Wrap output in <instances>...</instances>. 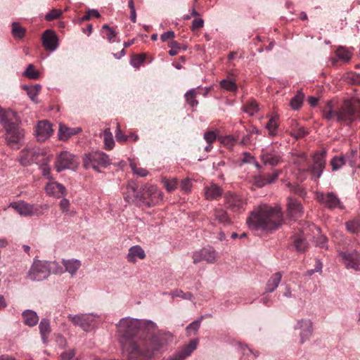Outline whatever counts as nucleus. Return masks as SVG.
<instances>
[{"label":"nucleus","instance_id":"obj_26","mask_svg":"<svg viewBox=\"0 0 360 360\" xmlns=\"http://www.w3.org/2000/svg\"><path fill=\"white\" fill-rule=\"evenodd\" d=\"M222 189L215 184L205 186L204 189L205 197L208 200H214L220 198L222 195Z\"/></svg>","mask_w":360,"mask_h":360},{"label":"nucleus","instance_id":"obj_23","mask_svg":"<svg viewBox=\"0 0 360 360\" xmlns=\"http://www.w3.org/2000/svg\"><path fill=\"white\" fill-rule=\"evenodd\" d=\"M81 131L82 129L80 127L70 128L63 123H60L58 136L60 141H67L71 136L76 135Z\"/></svg>","mask_w":360,"mask_h":360},{"label":"nucleus","instance_id":"obj_19","mask_svg":"<svg viewBox=\"0 0 360 360\" xmlns=\"http://www.w3.org/2000/svg\"><path fill=\"white\" fill-rule=\"evenodd\" d=\"M287 212L290 218L301 217L303 214V207L297 199L289 197L287 200Z\"/></svg>","mask_w":360,"mask_h":360},{"label":"nucleus","instance_id":"obj_16","mask_svg":"<svg viewBox=\"0 0 360 360\" xmlns=\"http://www.w3.org/2000/svg\"><path fill=\"white\" fill-rule=\"evenodd\" d=\"M143 195L150 200L148 206L155 205L163 200V193L155 185L146 186Z\"/></svg>","mask_w":360,"mask_h":360},{"label":"nucleus","instance_id":"obj_48","mask_svg":"<svg viewBox=\"0 0 360 360\" xmlns=\"http://www.w3.org/2000/svg\"><path fill=\"white\" fill-rule=\"evenodd\" d=\"M198 341L197 340H192L190 343L185 347V349L179 353L184 359L189 355L196 349Z\"/></svg>","mask_w":360,"mask_h":360},{"label":"nucleus","instance_id":"obj_12","mask_svg":"<svg viewBox=\"0 0 360 360\" xmlns=\"http://www.w3.org/2000/svg\"><path fill=\"white\" fill-rule=\"evenodd\" d=\"M217 255L216 251L211 247L204 248L199 251L193 252V263L197 264L202 261L207 263H214L217 260Z\"/></svg>","mask_w":360,"mask_h":360},{"label":"nucleus","instance_id":"obj_31","mask_svg":"<svg viewBox=\"0 0 360 360\" xmlns=\"http://www.w3.org/2000/svg\"><path fill=\"white\" fill-rule=\"evenodd\" d=\"M24 323L29 326H34L39 321V316L34 311L25 310L22 312Z\"/></svg>","mask_w":360,"mask_h":360},{"label":"nucleus","instance_id":"obj_33","mask_svg":"<svg viewBox=\"0 0 360 360\" xmlns=\"http://www.w3.org/2000/svg\"><path fill=\"white\" fill-rule=\"evenodd\" d=\"M282 278V274L277 272L269 279L266 284V291L269 292H274L278 286Z\"/></svg>","mask_w":360,"mask_h":360},{"label":"nucleus","instance_id":"obj_2","mask_svg":"<svg viewBox=\"0 0 360 360\" xmlns=\"http://www.w3.org/2000/svg\"><path fill=\"white\" fill-rule=\"evenodd\" d=\"M323 113L324 118L328 120H336L349 124L360 118V100L353 98L346 101L338 112L333 111V102L329 101Z\"/></svg>","mask_w":360,"mask_h":360},{"label":"nucleus","instance_id":"obj_53","mask_svg":"<svg viewBox=\"0 0 360 360\" xmlns=\"http://www.w3.org/2000/svg\"><path fill=\"white\" fill-rule=\"evenodd\" d=\"M345 164L343 157H335L331 160V165L333 170H337Z\"/></svg>","mask_w":360,"mask_h":360},{"label":"nucleus","instance_id":"obj_10","mask_svg":"<svg viewBox=\"0 0 360 360\" xmlns=\"http://www.w3.org/2000/svg\"><path fill=\"white\" fill-rule=\"evenodd\" d=\"M224 205L231 212H238L245 210V202L241 197L228 192L224 195Z\"/></svg>","mask_w":360,"mask_h":360},{"label":"nucleus","instance_id":"obj_27","mask_svg":"<svg viewBox=\"0 0 360 360\" xmlns=\"http://www.w3.org/2000/svg\"><path fill=\"white\" fill-rule=\"evenodd\" d=\"M211 219L214 221L224 225H227L231 222L227 212L222 208L214 209L212 212Z\"/></svg>","mask_w":360,"mask_h":360},{"label":"nucleus","instance_id":"obj_22","mask_svg":"<svg viewBox=\"0 0 360 360\" xmlns=\"http://www.w3.org/2000/svg\"><path fill=\"white\" fill-rule=\"evenodd\" d=\"M340 255L345 260L347 269H354L355 271H360V255L359 254L342 252Z\"/></svg>","mask_w":360,"mask_h":360},{"label":"nucleus","instance_id":"obj_1","mask_svg":"<svg viewBox=\"0 0 360 360\" xmlns=\"http://www.w3.org/2000/svg\"><path fill=\"white\" fill-rule=\"evenodd\" d=\"M283 214L280 207H273L266 204L256 207L247 219L250 229L271 231L282 224Z\"/></svg>","mask_w":360,"mask_h":360},{"label":"nucleus","instance_id":"obj_15","mask_svg":"<svg viewBox=\"0 0 360 360\" xmlns=\"http://www.w3.org/2000/svg\"><path fill=\"white\" fill-rule=\"evenodd\" d=\"M261 159L264 165L276 166L282 162V155L279 151L269 148L262 151Z\"/></svg>","mask_w":360,"mask_h":360},{"label":"nucleus","instance_id":"obj_39","mask_svg":"<svg viewBox=\"0 0 360 360\" xmlns=\"http://www.w3.org/2000/svg\"><path fill=\"white\" fill-rule=\"evenodd\" d=\"M41 85L40 84H36L32 86H25V89L27 91V94L30 98L37 103V96L41 90Z\"/></svg>","mask_w":360,"mask_h":360},{"label":"nucleus","instance_id":"obj_24","mask_svg":"<svg viewBox=\"0 0 360 360\" xmlns=\"http://www.w3.org/2000/svg\"><path fill=\"white\" fill-rule=\"evenodd\" d=\"M37 157L34 148H26L21 151L19 162L22 166H27L33 163Z\"/></svg>","mask_w":360,"mask_h":360},{"label":"nucleus","instance_id":"obj_64","mask_svg":"<svg viewBox=\"0 0 360 360\" xmlns=\"http://www.w3.org/2000/svg\"><path fill=\"white\" fill-rule=\"evenodd\" d=\"M204 139L207 143L212 144L217 139V134L213 131H207L204 134Z\"/></svg>","mask_w":360,"mask_h":360},{"label":"nucleus","instance_id":"obj_20","mask_svg":"<svg viewBox=\"0 0 360 360\" xmlns=\"http://www.w3.org/2000/svg\"><path fill=\"white\" fill-rule=\"evenodd\" d=\"M14 122H20L16 112L11 110H4L0 107V124L4 128H6Z\"/></svg>","mask_w":360,"mask_h":360},{"label":"nucleus","instance_id":"obj_14","mask_svg":"<svg viewBox=\"0 0 360 360\" xmlns=\"http://www.w3.org/2000/svg\"><path fill=\"white\" fill-rule=\"evenodd\" d=\"M325 156L326 152L321 151L316 153L313 157L314 165L311 168V171L312 179L314 180L319 179L322 174L326 165Z\"/></svg>","mask_w":360,"mask_h":360},{"label":"nucleus","instance_id":"obj_44","mask_svg":"<svg viewBox=\"0 0 360 360\" xmlns=\"http://www.w3.org/2000/svg\"><path fill=\"white\" fill-rule=\"evenodd\" d=\"M220 86L226 91L234 92L238 89L236 82L231 79H224L220 81Z\"/></svg>","mask_w":360,"mask_h":360},{"label":"nucleus","instance_id":"obj_5","mask_svg":"<svg viewBox=\"0 0 360 360\" xmlns=\"http://www.w3.org/2000/svg\"><path fill=\"white\" fill-rule=\"evenodd\" d=\"M110 164L108 155L100 151H96L85 155L84 165L86 168H93L96 170L99 166L106 167Z\"/></svg>","mask_w":360,"mask_h":360},{"label":"nucleus","instance_id":"obj_55","mask_svg":"<svg viewBox=\"0 0 360 360\" xmlns=\"http://www.w3.org/2000/svg\"><path fill=\"white\" fill-rule=\"evenodd\" d=\"M60 360H77V359H75V350L74 349H70L66 351H64L60 354Z\"/></svg>","mask_w":360,"mask_h":360},{"label":"nucleus","instance_id":"obj_42","mask_svg":"<svg viewBox=\"0 0 360 360\" xmlns=\"http://www.w3.org/2000/svg\"><path fill=\"white\" fill-rule=\"evenodd\" d=\"M197 94L196 89H191L185 94L186 101L191 107L196 106L198 104V102L196 100Z\"/></svg>","mask_w":360,"mask_h":360},{"label":"nucleus","instance_id":"obj_38","mask_svg":"<svg viewBox=\"0 0 360 360\" xmlns=\"http://www.w3.org/2000/svg\"><path fill=\"white\" fill-rule=\"evenodd\" d=\"M237 137L238 136L226 135L219 137V141L224 146L232 149L237 142Z\"/></svg>","mask_w":360,"mask_h":360},{"label":"nucleus","instance_id":"obj_54","mask_svg":"<svg viewBox=\"0 0 360 360\" xmlns=\"http://www.w3.org/2000/svg\"><path fill=\"white\" fill-rule=\"evenodd\" d=\"M145 60V57L143 55L134 56L130 61L131 65L135 68H139Z\"/></svg>","mask_w":360,"mask_h":360},{"label":"nucleus","instance_id":"obj_21","mask_svg":"<svg viewBox=\"0 0 360 360\" xmlns=\"http://www.w3.org/2000/svg\"><path fill=\"white\" fill-rule=\"evenodd\" d=\"M295 328L300 330L301 342L309 340L312 334V323L310 320L302 319L298 321Z\"/></svg>","mask_w":360,"mask_h":360},{"label":"nucleus","instance_id":"obj_59","mask_svg":"<svg viewBox=\"0 0 360 360\" xmlns=\"http://www.w3.org/2000/svg\"><path fill=\"white\" fill-rule=\"evenodd\" d=\"M127 192L129 193V194H126L124 195V200L129 202L133 198H135L136 197V188L134 185H128L127 187Z\"/></svg>","mask_w":360,"mask_h":360},{"label":"nucleus","instance_id":"obj_46","mask_svg":"<svg viewBox=\"0 0 360 360\" xmlns=\"http://www.w3.org/2000/svg\"><path fill=\"white\" fill-rule=\"evenodd\" d=\"M294 244L297 251H304L308 244L306 239L301 236H297L294 237Z\"/></svg>","mask_w":360,"mask_h":360},{"label":"nucleus","instance_id":"obj_35","mask_svg":"<svg viewBox=\"0 0 360 360\" xmlns=\"http://www.w3.org/2000/svg\"><path fill=\"white\" fill-rule=\"evenodd\" d=\"M291 127L292 129L289 133L295 139L302 138L307 134L304 127H298V123L295 120H291Z\"/></svg>","mask_w":360,"mask_h":360},{"label":"nucleus","instance_id":"obj_43","mask_svg":"<svg viewBox=\"0 0 360 360\" xmlns=\"http://www.w3.org/2000/svg\"><path fill=\"white\" fill-rule=\"evenodd\" d=\"M162 183L163 184L165 189L168 192H172L176 188L178 184V179L176 178H163L162 179Z\"/></svg>","mask_w":360,"mask_h":360},{"label":"nucleus","instance_id":"obj_18","mask_svg":"<svg viewBox=\"0 0 360 360\" xmlns=\"http://www.w3.org/2000/svg\"><path fill=\"white\" fill-rule=\"evenodd\" d=\"M46 193L51 196L56 198H60L66 195L65 187L53 180H50L49 182L45 186Z\"/></svg>","mask_w":360,"mask_h":360},{"label":"nucleus","instance_id":"obj_52","mask_svg":"<svg viewBox=\"0 0 360 360\" xmlns=\"http://www.w3.org/2000/svg\"><path fill=\"white\" fill-rule=\"evenodd\" d=\"M170 295L172 296V298L179 297L183 298L184 300H191L193 297V295L191 292L184 293L181 290H175L172 291L170 293Z\"/></svg>","mask_w":360,"mask_h":360},{"label":"nucleus","instance_id":"obj_40","mask_svg":"<svg viewBox=\"0 0 360 360\" xmlns=\"http://www.w3.org/2000/svg\"><path fill=\"white\" fill-rule=\"evenodd\" d=\"M335 53L338 58L343 62H348L352 55V52L345 47H339Z\"/></svg>","mask_w":360,"mask_h":360},{"label":"nucleus","instance_id":"obj_47","mask_svg":"<svg viewBox=\"0 0 360 360\" xmlns=\"http://www.w3.org/2000/svg\"><path fill=\"white\" fill-rule=\"evenodd\" d=\"M347 230L352 233H360V219H354L346 223Z\"/></svg>","mask_w":360,"mask_h":360},{"label":"nucleus","instance_id":"obj_11","mask_svg":"<svg viewBox=\"0 0 360 360\" xmlns=\"http://www.w3.org/2000/svg\"><path fill=\"white\" fill-rule=\"evenodd\" d=\"M316 200L324 206L330 209L340 208L342 209V203L340 199L333 193H316Z\"/></svg>","mask_w":360,"mask_h":360},{"label":"nucleus","instance_id":"obj_3","mask_svg":"<svg viewBox=\"0 0 360 360\" xmlns=\"http://www.w3.org/2000/svg\"><path fill=\"white\" fill-rule=\"evenodd\" d=\"M51 271L55 274L62 273V269L55 262H46L42 260H34L27 276L34 281H41L47 278Z\"/></svg>","mask_w":360,"mask_h":360},{"label":"nucleus","instance_id":"obj_62","mask_svg":"<svg viewBox=\"0 0 360 360\" xmlns=\"http://www.w3.org/2000/svg\"><path fill=\"white\" fill-rule=\"evenodd\" d=\"M115 138L118 142H125L128 139V136L124 135L123 133L122 132L119 123H117Z\"/></svg>","mask_w":360,"mask_h":360},{"label":"nucleus","instance_id":"obj_28","mask_svg":"<svg viewBox=\"0 0 360 360\" xmlns=\"http://www.w3.org/2000/svg\"><path fill=\"white\" fill-rule=\"evenodd\" d=\"M62 264L65 268V271L75 275L81 266V262L77 259H63Z\"/></svg>","mask_w":360,"mask_h":360},{"label":"nucleus","instance_id":"obj_25","mask_svg":"<svg viewBox=\"0 0 360 360\" xmlns=\"http://www.w3.org/2000/svg\"><path fill=\"white\" fill-rule=\"evenodd\" d=\"M144 250L140 245H134L129 249L127 259L129 262H136L138 259H143L146 257Z\"/></svg>","mask_w":360,"mask_h":360},{"label":"nucleus","instance_id":"obj_37","mask_svg":"<svg viewBox=\"0 0 360 360\" xmlns=\"http://www.w3.org/2000/svg\"><path fill=\"white\" fill-rule=\"evenodd\" d=\"M129 164L134 174L141 177H145L148 174V172L145 168L138 167V163L134 159H129Z\"/></svg>","mask_w":360,"mask_h":360},{"label":"nucleus","instance_id":"obj_36","mask_svg":"<svg viewBox=\"0 0 360 360\" xmlns=\"http://www.w3.org/2000/svg\"><path fill=\"white\" fill-rule=\"evenodd\" d=\"M104 148L105 150H111L115 146L112 134L109 128L105 129L103 133Z\"/></svg>","mask_w":360,"mask_h":360},{"label":"nucleus","instance_id":"obj_29","mask_svg":"<svg viewBox=\"0 0 360 360\" xmlns=\"http://www.w3.org/2000/svg\"><path fill=\"white\" fill-rule=\"evenodd\" d=\"M39 329L42 342L44 344H46L48 342L49 335L51 331L49 320L46 319H42L39 323Z\"/></svg>","mask_w":360,"mask_h":360},{"label":"nucleus","instance_id":"obj_6","mask_svg":"<svg viewBox=\"0 0 360 360\" xmlns=\"http://www.w3.org/2000/svg\"><path fill=\"white\" fill-rule=\"evenodd\" d=\"M68 318L75 325L79 326L85 331H89L96 326L98 317L92 314H89L81 315L69 314Z\"/></svg>","mask_w":360,"mask_h":360},{"label":"nucleus","instance_id":"obj_50","mask_svg":"<svg viewBox=\"0 0 360 360\" xmlns=\"http://www.w3.org/2000/svg\"><path fill=\"white\" fill-rule=\"evenodd\" d=\"M236 347L238 352L243 355H247L248 356L252 355L254 357H257L258 356L257 352H254L251 349L248 347L247 345H243L242 343H237Z\"/></svg>","mask_w":360,"mask_h":360},{"label":"nucleus","instance_id":"obj_61","mask_svg":"<svg viewBox=\"0 0 360 360\" xmlns=\"http://www.w3.org/2000/svg\"><path fill=\"white\" fill-rule=\"evenodd\" d=\"M254 184L257 187L262 188L265 185L268 184L266 177L258 175L254 177Z\"/></svg>","mask_w":360,"mask_h":360},{"label":"nucleus","instance_id":"obj_7","mask_svg":"<svg viewBox=\"0 0 360 360\" xmlns=\"http://www.w3.org/2000/svg\"><path fill=\"white\" fill-rule=\"evenodd\" d=\"M55 167L58 172L68 169H75L76 167L75 156L67 151L61 152L57 158Z\"/></svg>","mask_w":360,"mask_h":360},{"label":"nucleus","instance_id":"obj_30","mask_svg":"<svg viewBox=\"0 0 360 360\" xmlns=\"http://www.w3.org/2000/svg\"><path fill=\"white\" fill-rule=\"evenodd\" d=\"M278 116L275 115L271 117L265 126V128L268 130L269 136L270 137L273 138L278 134Z\"/></svg>","mask_w":360,"mask_h":360},{"label":"nucleus","instance_id":"obj_49","mask_svg":"<svg viewBox=\"0 0 360 360\" xmlns=\"http://www.w3.org/2000/svg\"><path fill=\"white\" fill-rule=\"evenodd\" d=\"M198 341L197 340H192L190 343L185 347V349L179 353L184 359L189 355L196 349Z\"/></svg>","mask_w":360,"mask_h":360},{"label":"nucleus","instance_id":"obj_8","mask_svg":"<svg viewBox=\"0 0 360 360\" xmlns=\"http://www.w3.org/2000/svg\"><path fill=\"white\" fill-rule=\"evenodd\" d=\"M4 129L6 130L5 139L11 146L18 143L24 138V131L18 127L17 122H14Z\"/></svg>","mask_w":360,"mask_h":360},{"label":"nucleus","instance_id":"obj_51","mask_svg":"<svg viewBox=\"0 0 360 360\" xmlns=\"http://www.w3.org/2000/svg\"><path fill=\"white\" fill-rule=\"evenodd\" d=\"M25 32V30L18 22L12 23V34L15 38H22Z\"/></svg>","mask_w":360,"mask_h":360},{"label":"nucleus","instance_id":"obj_60","mask_svg":"<svg viewBox=\"0 0 360 360\" xmlns=\"http://www.w3.org/2000/svg\"><path fill=\"white\" fill-rule=\"evenodd\" d=\"M169 46L171 49L169 51V54L172 56H176L179 53V50L180 49L179 44L176 41H171L169 43Z\"/></svg>","mask_w":360,"mask_h":360},{"label":"nucleus","instance_id":"obj_45","mask_svg":"<svg viewBox=\"0 0 360 360\" xmlns=\"http://www.w3.org/2000/svg\"><path fill=\"white\" fill-rule=\"evenodd\" d=\"M23 75L30 79H38L39 78V72L35 70L32 64H29L23 72Z\"/></svg>","mask_w":360,"mask_h":360},{"label":"nucleus","instance_id":"obj_58","mask_svg":"<svg viewBox=\"0 0 360 360\" xmlns=\"http://www.w3.org/2000/svg\"><path fill=\"white\" fill-rule=\"evenodd\" d=\"M62 15L61 10L59 9H53L50 12L47 13L45 15V18L48 21H51L54 19H57L60 18Z\"/></svg>","mask_w":360,"mask_h":360},{"label":"nucleus","instance_id":"obj_34","mask_svg":"<svg viewBox=\"0 0 360 360\" xmlns=\"http://www.w3.org/2000/svg\"><path fill=\"white\" fill-rule=\"evenodd\" d=\"M304 94L302 90L297 91V94L292 98L290 101V106L294 110H299L303 103Z\"/></svg>","mask_w":360,"mask_h":360},{"label":"nucleus","instance_id":"obj_32","mask_svg":"<svg viewBox=\"0 0 360 360\" xmlns=\"http://www.w3.org/2000/svg\"><path fill=\"white\" fill-rule=\"evenodd\" d=\"M101 34L103 37L106 39L110 43L116 41L117 32L107 24L102 26Z\"/></svg>","mask_w":360,"mask_h":360},{"label":"nucleus","instance_id":"obj_56","mask_svg":"<svg viewBox=\"0 0 360 360\" xmlns=\"http://www.w3.org/2000/svg\"><path fill=\"white\" fill-rule=\"evenodd\" d=\"M200 326V320L195 321L191 323L186 327V332L188 335H191L192 333L195 334L198 330L199 329Z\"/></svg>","mask_w":360,"mask_h":360},{"label":"nucleus","instance_id":"obj_63","mask_svg":"<svg viewBox=\"0 0 360 360\" xmlns=\"http://www.w3.org/2000/svg\"><path fill=\"white\" fill-rule=\"evenodd\" d=\"M286 186L289 189V191L295 193L298 195L304 194V190L299 185H292L290 183L286 184Z\"/></svg>","mask_w":360,"mask_h":360},{"label":"nucleus","instance_id":"obj_41","mask_svg":"<svg viewBox=\"0 0 360 360\" xmlns=\"http://www.w3.org/2000/svg\"><path fill=\"white\" fill-rule=\"evenodd\" d=\"M259 110V105L255 101H250L243 106L244 112L248 113L250 116H253L254 115L257 113Z\"/></svg>","mask_w":360,"mask_h":360},{"label":"nucleus","instance_id":"obj_4","mask_svg":"<svg viewBox=\"0 0 360 360\" xmlns=\"http://www.w3.org/2000/svg\"><path fill=\"white\" fill-rule=\"evenodd\" d=\"M22 217L40 216L48 210L46 204H30L24 200L12 202L8 205Z\"/></svg>","mask_w":360,"mask_h":360},{"label":"nucleus","instance_id":"obj_13","mask_svg":"<svg viewBox=\"0 0 360 360\" xmlns=\"http://www.w3.org/2000/svg\"><path fill=\"white\" fill-rule=\"evenodd\" d=\"M52 124L47 120L39 121L36 126V137L39 141H45L53 134Z\"/></svg>","mask_w":360,"mask_h":360},{"label":"nucleus","instance_id":"obj_17","mask_svg":"<svg viewBox=\"0 0 360 360\" xmlns=\"http://www.w3.org/2000/svg\"><path fill=\"white\" fill-rule=\"evenodd\" d=\"M42 44L46 50L54 51L58 48V39L56 33L51 30H46L42 35Z\"/></svg>","mask_w":360,"mask_h":360},{"label":"nucleus","instance_id":"obj_9","mask_svg":"<svg viewBox=\"0 0 360 360\" xmlns=\"http://www.w3.org/2000/svg\"><path fill=\"white\" fill-rule=\"evenodd\" d=\"M140 324V319L127 317L120 321L117 328L120 333L126 336H130L139 329Z\"/></svg>","mask_w":360,"mask_h":360},{"label":"nucleus","instance_id":"obj_57","mask_svg":"<svg viewBox=\"0 0 360 360\" xmlns=\"http://www.w3.org/2000/svg\"><path fill=\"white\" fill-rule=\"evenodd\" d=\"M192 186L191 179L188 178L182 180L180 184L181 190L184 193H189L191 191Z\"/></svg>","mask_w":360,"mask_h":360}]
</instances>
